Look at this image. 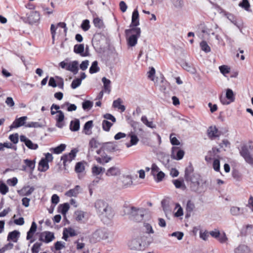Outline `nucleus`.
Instances as JSON below:
<instances>
[{"instance_id": "f257e3e1", "label": "nucleus", "mask_w": 253, "mask_h": 253, "mask_svg": "<svg viewBox=\"0 0 253 253\" xmlns=\"http://www.w3.org/2000/svg\"><path fill=\"white\" fill-rule=\"evenodd\" d=\"M127 44L129 46H134L137 43V39L140 36L141 30L135 27L125 31Z\"/></svg>"}, {"instance_id": "f03ea898", "label": "nucleus", "mask_w": 253, "mask_h": 253, "mask_svg": "<svg viewBox=\"0 0 253 253\" xmlns=\"http://www.w3.org/2000/svg\"><path fill=\"white\" fill-rule=\"evenodd\" d=\"M149 243L147 241V237L145 236H138L130 241L128 246L131 250L141 251L144 250Z\"/></svg>"}, {"instance_id": "7ed1b4c3", "label": "nucleus", "mask_w": 253, "mask_h": 253, "mask_svg": "<svg viewBox=\"0 0 253 253\" xmlns=\"http://www.w3.org/2000/svg\"><path fill=\"white\" fill-rule=\"evenodd\" d=\"M185 178L187 181L190 182V184L193 183V182H197L199 180H202L199 174L193 172V169L191 167L185 169Z\"/></svg>"}, {"instance_id": "20e7f679", "label": "nucleus", "mask_w": 253, "mask_h": 253, "mask_svg": "<svg viewBox=\"0 0 253 253\" xmlns=\"http://www.w3.org/2000/svg\"><path fill=\"white\" fill-rule=\"evenodd\" d=\"M145 212V210L144 209L132 207L129 214L134 220L140 222L143 220Z\"/></svg>"}, {"instance_id": "39448f33", "label": "nucleus", "mask_w": 253, "mask_h": 253, "mask_svg": "<svg viewBox=\"0 0 253 253\" xmlns=\"http://www.w3.org/2000/svg\"><path fill=\"white\" fill-rule=\"evenodd\" d=\"M77 152L78 150L74 149L72 150L69 154L64 155L61 157V160L63 161L64 166H66L68 163H70L75 159Z\"/></svg>"}, {"instance_id": "423d86ee", "label": "nucleus", "mask_w": 253, "mask_h": 253, "mask_svg": "<svg viewBox=\"0 0 253 253\" xmlns=\"http://www.w3.org/2000/svg\"><path fill=\"white\" fill-rule=\"evenodd\" d=\"M55 238L54 234L49 231H44L41 233L39 236V240L46 243H48Z\"/></svg>"}, {"instance_id": "0eeeda50", "label": "nucleus", "mask_w": 253, "mask_h": 253, "mask_svg": "<svg viewBox=\"0 0 253 253\" xmlns=\"http://www.w3.org/2000/svg\"><path fill=\"white\" fill-rule=\"evenodd\" d=\"M40 18V14L36 11H30L27 12V19L30 24L38 22Z\"/></svg>"}, {"instance_id": "6e6552de", "label": "nucleus", "mask_w": 253, "mask_h": 253, "mask_svg": "<svg viewBox=\"0 0 253 253\" xmlns=\"http://www.w3.org/2000/svg\"><path fill=\"white\" fill-rule=\"evenodd\" d=\"M240 154L244 158L247 163L253 166V157L250 154L246 146L242 147L240 151Z\"/></svg>"}, {"instance_id": "1a4fd4ad", "label": "nucleus", "mask_w": 253, "mask_h": 253, "mask_svg": "<svg viewBox=\"0 0 253 253\" xmlns=\"http://www.w3.org/2000/svg\"><path fill=\"white\" fill-rule=\"evenodd\" d=\"M184 155V151L179 149L178 147H173L172 148L171 154L172 158L175 160H180L183 158Z\"/></svg>"}, {"instance_id": "9d476101", "label": "nucleus", "mask_w": 253, "mask_h": 253, "mask_svg": "<svg viewBox=\"0 0 253 253\" xmlns=\"http://www.w3.org/2000/svg\"><path fill=\"white\" fill-rule=\"evenodd\" d=\"M99 214L101 216L102 219L106 221L107 219L110 220L112 219L114 216V213L112 208L109 206Z\"/></svg>"}, {"instance_id": "9b49d317", "label": "nucleus", "mask_w": 253, "mask_h": 253, "mask_svg": "<svg viewBox=\"0 0 253 253\" xmlns=\"http://www.w3.org/2000/svg\"><path fill=\"white\" fill-rule=\"evenodd\" d=\"M108 206L109 205L107 203L100 199L96 200L94 204V207L99 214Z\"/></svg>"}, {"instance_id": "f8f14e48", "label": "nucleus", "mask_w": 253, "mask_h": 253, "mask_svg": "<svg viewBox=\"0 0 253 253\" xmlns=\"http://www.w3.org/2000/svg\"><path fill=\"white\" fill-rule=\"evenodd\" d=\"M57 114L55 116L56 120V126L59 128H62L64 126L63 121L64 120V113L61 111H57Z\"/></svg>"}, {"instance_id": "ddd939ff", "label": "nucleus", "mask_w": 253, "mask_h": 253, "mask_svg": "<svg viewBox=\"0 0 253 253\" xmlns=\"http://www.w3.org/2000/svg\"><path fill=\"white\" fill-rule=\"evenodd\" d=\"M20 139L21 142H24L25 145L30 149L36 150L38 148V145L32 142L24 135H21Z\"/></svg>"}, {"instance_id": "4468645a", "label": "nucleus", "mask_w": 253, "mask_h": 253, "mask_svg": "<svg viewBox=\"0 0 253 253\" xmlns=\"http://www.w3.org/2000/svg\"><path fill=\"white\" fill-rule=\"evenodd\" d=\"M120 182V185L124 188L130 186L133 183L132 178L129 175H124L122 176Z\"/></svg>"}, {"instance_id": "2eb2a0df", "label": "nucleus", "mask_w": 253, "mask_h": 253, "mask_svg": "<svg viewBox=\"0 0 253 253\" xmlns=\"http://www.w3.org/2000/svg\"><path fill=\"white\" fill-rule=\"evenodd\" d=\"M220 134V132L218 131L215 126H211L209 127L208 129V135L210 139H214L219 137Z\"/></svg>"}, {"instance_id": "dca6fc26", "label": "nucleus", "mask_w": 253, "mask_h": 253, "mask_svg": "<svg viewBox=\"0 0 253 253\" xmlns=\"http://www.w3.org/2000/svg\"><path fill=\"white\" fill-rule=\"evenodd\" d=\"M121 170L118 167L114 166L108 169L106 172L107 176H117L121 174Z\"/></svg>"}, {"instance_id": "f3484780", "label": "nucleus", "mask_w": 253, "mask_h": 253, "mask_svg": "<svg viewBox=\"0 0 253 253\" xmlns=\"http://www.w3.org/2000/svg\"><path fill=\"white\" fill-rule=\"evenodd\" d=\"M37 225L35 222H33L29 231L27 232V240H31L30 243H32L34 242V239H32L34 233L36 231Z\"/></svg>"}, {"instance_id": "a211bd4d", "label": "nucleus", "mask_w": 253, "mask_h": 253, "mask_svg": "<svg viewBox=\"0 0 253 253\" xmlns=\"http://www.w3.org/2000/svg\"><path fill=\"white\" fill-rule=\"evenodd\" d=\"M87 213L82 211H77L75 212V217L77 221L84 222L87 218Z\"/></svg>"}, {"instance_id": "6ab92c4d", "label": "nucleus", "mask_w": 253, "mask_h": 253, "mask_svg": "<svg viewBox=\"0 0 253 253\" xmlns=\"http://www.w3.org/2000/svg\"><path fill=\"white\" fill-rule=\"evenodd\" d=\"M78 62L77 61H74L68 63V66L66 67V70L72 72L75 75L78 72Z\"/></svg>"}, {"instance_id": "aec40b11", "label": "nucleus", "mask_w": 253, "mask_h": 253, "mask_svg": "<svg viewBox=\"0 0 253 253\" xmlns=\"http://www.w3.org/2000/svg\"><path fill=\"white\" fill-rule=\"evenodd\" d=\"M34 191V188L29 186H25L18 191L20 195L22 196H29Z\"/></svg>"}, {"instance_id": "412c9836", "label": "nucleus", "mask_w": 253, "mask_h": 253, "mask_svg": "<svg viewBox=\"0 0 253 253\" xmlns=\"http://www.w3.org/2000/svg\"><path fill=\"white\" fill-rule=\"evenodd\" d=\"M235 253H252L250 248L245 245H240L234 250Z\"/></svg>"}, {"instance_id": "4be33fe9", "label": "nucleus", "mask_w": 253, "mask_h": 253, "mask_svg": "<svg viewBox=\"0 0 253 253\" xmlns=\"http://www.w3.org/2000/svg\"><path fill=\"white\" fill-rule=\"evenodd\" d=\"M81 188L79 185H76L74 188L67 191L65 195L68 197H76L81 192Z\"/></svg>"}, {"instance_id": "5701e85b", "label": "nucleus", "mask_w": 253, "mask_h": 253, "mask_svg": "<svg viewBox=\"0 0 253 253\" xmlns=\"http://www.w3.org/2000/svg\"><path fill=\"white\" fill-rule=\"evenodd\" d=\"M202 180H199V181L197 182H193V183L190 184V187L191 190L193 191L196 192H201L202 190Z\"/></svg>"}, {"instance_id": "b1692460", "label": "nucleus", "mask_w": 253, "mask_h": 253, "mask_svg": "<svg viewBox=\"0 0 253 253\" xmlns=\"http://www.w3.org/2000/svg\"><path fill=\"white\" fill-rule=\"evenodd\" d=\"M49 169L48 163L45 159H42L39 163L38 170L42 172H44Z\"/></svg>"}, {"instance_id": "393cba45", "label": "nucleus", "mask_w": 253, "mask_h": 253, "mask_svg": "<svg viewBox=\"0 0 253 253\" xmlns=\"http://www.w3.org/2000/svg\"><path fill=\"white\" fill-rule=\"evenodd\" d=\"M20 232L17 230H14L9 233L7 236V240L11 241L13 242H17L19 237Z\"/></svg>"}, {"instance_id": "a878e982", "label": "nucleus", "mask_w": 253, "mask_h": 253, "mask_svg": "<svg viewBox=\"0 0 253 253\" xmlns=\"http://www.w3.org/2000/svg\"><path fill=\"white\" fill-rule=\"evenodd\" d=\"M102 82L103 83V88L104 92L109 94L111 92V81L110 80L107 79L105 77H103L102 79Z\"/></svg>"}, {"instance_id": "bb28decb", "label": "nucleus", "mask_w": 253, "mask_h": 253, "mask_svg": "<svg viewBox=\"0 0 253 253\" xmlns=\"http://www.w3.org/2000/svg\"><path fill=\"white\" fill-rule=\"evenodd\" d=\"M93 126V121H89L84 125L83 132L86 135H90L92 133L91 129Z\"/></svg>"}, {"instance_id": "cd10ccee", "label": "nucleus", "mask_w": 253, "mask_h": 253, "mask_svg": "<svg viewBox=\"0 0 253 253\" xmlns=\"http://www.w3.org/2000/svg\"><path fill=\"white\" fill-rule=\"evenodd\" d=\"M122 102L123 101L122 99L119 98L113 101V106L114 108H116L120 110L122 112H124L125 111L126 107L124 105H122Z\"/></svg>"}, {"instance_id": "c85d7f7f", "label": "nucleus", "mask_w": 253, "mask_h": 253, "mask_svg": "<svg viewBox=\"0 0 253 253\" xmlns=\"http://www.w3.org/2000/svg\"><path fill=\"white\" fill-rule=\"evenodd\" d=\"M139 13L137 9H135L132 15L131 24L134 26H137L139 24Z\"/></svg>"}, {"instance_id": "c756f323", "label": "nucleus", "mask_w": 253, "mask_h": 253, "mask_svg": "<svg viewBox=\"0 0 253 253\" xmlns=\"http://www.w3.org/2000/svg\"><path fill=\"white\" fill-rule=\"evenodd\" d=\"M129 136L130 137V143H127L126 144V145L127 148H129L133 145H136L139 141V139L136 135L130 134Z\"/></svg>"}, {"instance_id": "7c9ffc66", "label": "nucleus", "mask_w": 253, "mask_h": 253, "mask_svg": "<svg viewBox=\"0 0 253 253\" xmlns=\"http://www.w3.org/2000/svg\"><path fill=\"white\" fill-rule=\"evenodd\" d=\"M27 119V117L26 116L19 118L14 122L13 124V126H11V127H18L24 125L25 122Z\"/></svg>"}, {"instance_id": "2f4dec72", "label": "nucleus", "mask_w": 253, "mask_h": 253, "mask_svg": "<svg viewBox=\"0 0 253 253\" xmlns=\"http://www.w3.org/2000/svg\"><path fill=\"white\" fill-rule=\"evenodd\" d=\"M243 210L236 206H232L230 209V213L233 216H239L242 213Z\"/></svg>"}, {"instance_id": "473e14b6", "label": "nucleus", "mask_w": 253, "mask_h": 253, "mask_svg": "<svg viewBox=\"0 0 253 253\" xmlns=\"http://www.w3.org/2000/svg\"><path fill=\"white\" fill-rule=\"evenodd\" d=\"M105 171V169L101 167L94 166L91 169V171L93 175L96 176L103 173Z\"/></svg>"}, {"instance_id": "72a5a7b5", "label": "nucleus", "mask_w": 253, "mask_h": 253, "mask_svg": "<svg viewBox=\"0 0 253 253\" xmlns=\"http://www.w3.org/2000/svg\"><path fill=\"white\" fill-rule=\"evenodd\" d=\"M70 129L73 131H76L80 128V121L78 119H75L72 121L70 125Z\"/></svg>"}, {"instance_id": "f704fd0d", "label": "nucleus", "mask_w": 253, "mask_h": 253, "mask_svg": "<svg viewBox=\"0 0 253 253\" xmlns=\"http://www.w3.org/2000/svg\"><path fill=\"white\" fill-rule=\"evenodd\" d=\"M84 47L83 44H76L74 46V51L77 54H80L81 55L84 56Z\"/></svg>"}, {"instance_id": "c9c22d12", "label": "nucleus", "mask_w": 253, "mask_h": 253, "mask_svg": "<svg viewBox=\"0 0 253 253\" xmlns=\"http://www.w3.org/2000/svg\"><path fill=\"white\" fill-rule=\"evenodd\" d=\"M141 121L144 124L150 128H155L156 127V125L154 124L152 121H149L145 116H142Z\"/></svg>"}, {"instance_id": "e433bc0d", "label": "nucleus", "mask_w": 253, "mask_h": 253, "mask_svg": "<svg viewBox=\"0 0 253 253\" xmlns=\"http://www.w3.org/2000/svg\"><path fill=\"white\" fill-rule=\"evenodd\" d=\"M162 205L163 208V211L165 213L166 216L168 215V214H169L171 212V208L170 205L167 203L165 201H162Z\"/></svg>"}, {"instance_id": "4c0bfd02", "label": "nucleus", "mask_w": 253, "mask_h": 253, "mask_svg": "<svg viewBox=\"0 0 253 253\" xmlns=\"http://www.w3.org/2000/svg\"><path fill=\"white\" fill-rule=\"evenodd\" d=\"M173 183L176 188H180L182 190H185L186 189V186L183 180H173Z\"/></svg>"}, {"instance_id": "58836bf2", "label": "nucleus", "mask_w": 253, "mask_h": 253, "mask_svg": "<svg viewBox=\"0 0 253 253\" xmlns=\"http://www.w3.org/2000/svg\"><path fill=\"white\" fill-rule=\"evenodd\" d=\"M85 170L84 163L82 162H78L76 164L75 168V170L77 173L83 172Z\"/></svg>"}, {"instance_id": "ea45409f", "label": "nucleus", "mask_w": 253, "mask_h": 253, "mask_svg": "<svg viewBox=\"0 0 253 253\" xmlns=\"http://www.w3.org/2000/svg\"><path fill=\"white\" fill-rule=\"evenodd\" d=\"M219 152V150L218 148H213L211 151L208 152V155L205 157V160L207 162H209L212 159L211 153L217 154Z\"/></svg>"}, {"instance_id": "a19ab883", "label": "nucleus", "mask_w": 253, "mask_h": 253, "mask_svg": "<svg viewBox=\"0 0 253 253\" xmlns=\"http://www.w3.org/2000/svg\"><path fill=\"white\" fill-rule=\"evenodd\" d=\"M66 106H67V110L69 112L75 111L77 109V107L75 104H70L69 102H66L61 106L62 109H64Z\"/></svg>"}, {"instance_id": "79ce46f5", "label": "nucleus", "mask_w": 253, "mask_h": 253, "mask_svg": "<svg viewBox=\"0 0 253 253\" xmlns=\"http://www.w3.org/2000/svg\"><path fill=\"white\" fill-rule=\"evenodd\" d=\"M99 71V68L98 66V62L94 61L89 68V73L90 74L95 73Z\"/></svg>"}, {"instance_id": "37998d69", "label": "nucleus", "mask_w": 253, "mask_h": 253, "mask_svg": "<svg viewBox=\"0 0 253 253\" xmlns=\"http://www.w3.org/2000/svg\"><path fill=\"white\" fill-rule=\"evenodd\" d=\"M24 163L26 164L27 167L29 168L31 171H33L35 168V161H32L29 159H25L24 160Z\"/></svg>"}, {"instance_id": "c03bdc74", "label": "nucleus", "mask_w": 253, "mask_h": 253, "mask_svg": "<svg viewBox=\"0 0 253 253\" xmlns=\"http://www.w3.org/2000/svg\"><path fill=\"white\" fill-rule=\"evenodd\" d=\"M102 148L108 151H112L115 149V145L112 142H107L104 144Z\"/></svg>"}, {"instance_id": "a18cd8bd", "label": "nucleus", "mask_w": 253, "mask_h": 253, "mask_svg": "<svg viewBox=\"0 0 253 253\" xmlns=\"http://www.w3.org/2000/svg\"><path fill=\"white\" fill-rule=\"evenodd\" d=\"M66 145L64 144H61L57 147L52 148L51 150L53 151V152L55 154H60L66 148Z\"/></svg>"}, {"instance_id": "49530a36", "label": "nucleus", "mask_w": 253, "mask_h": 253, "mask_svg": "<svg viewBox=\"0 0 253 253\" xmlns=\"http://www.w3.org/2000/svg\"><path fill=\"white\" fill-rule=\"evenodd\" d=\"M239 6L244 8L246 11L250 10V4L248 0H243L242 2L239 3Z\"/></svg>"}, {"instance_id": "de8ad7c7", "label": "nucleus", "mask_w": 253, "mask_h": 253, "mask_svg": "<svg viewBox=\"0 0 253 253\" xmlns=\"http://www.w3.org/2000/svg\"><path fill=\"white\" fill-rule=\"evenodd\" d=\"M205 40H203L200 43V46L202 50L208 53L211 51V48Z\"/></svg>"}, {"instance_id": "09e8293b", "label": "nucleus", "mask_w": 253, "mask_h": 253, "mask_svg": "<svg viewBox=\"0 0 253 253\" xmlns=\"http://www.w3.org/2000/svg\"><path fill=\"white\" fill-rule=\"evenodd\" d=\"M226 98L230 101V102H232L234 100V95L233 91L229 88L226 90Z\"/></svg>"}, {"instance_id": "8fccbe9b", "label": "nucleus", "mask_w": 253, "mask_h": 253, "mask_svg": "<svg viewBox=\"0 0 253 253\" xmlns=\"http://www.w3.org/2000/svg\"><path fill=\"white\" fill-rule=\"evenodd\" d=\"M217 240L220 243H226L228 241V238L227 237L225 233L223 232L220 233V236H218V238L217 239Z\"/></svg>"}, {"instance_id": "3c124183", "label": "nucleus", "mask_w": 253, "mask_h": 253, "mask_svg": "<svg viewBox=\"0 0 253 253\" xmlns=\"http://www.w3.org/2000/svg\"><path fill=\"white\" fill-rule=\"evenodd\" d=\"M69 205L68 203H65L60 206V210L61 213L63 215H65L69 209Z\"/></svg>"}, {"instance_id": "603ef678", "label": "nucleus", "mask_w": 253, "mask_h": 253, "mask_svg": "<svg viewBox=\"0 0 253 253\" xmlns=\"http://www.w3.org/2000/svg\"><path fill=\"white\" fill-rule=\"evenodd\" d=\"M202 34L200 35V38L203 40L208 39L210 36V30L207 28H204L202 30Z\"/></svg>"}, {"instance_id": "864d4df0", "label": "nucleus", "mask_w": 253, "mask_h": 253, "mask_svg": "<svg viewBox=\"0 0 253 253\" xmlns=\"http://www.w3.org/2000/svg\"><path fill=\"white\" fill-rule=\"evenodd\" d=\"M112 125L113 124L109 122L107 120H104L102 122V127L103 129L105 131H109Z\"/></svg>"}, {"instance_id": "5fc2aeb1", "label": "nucleus", "mask_w": 253, "mask_h": 253, "mask_svg": "<svg viewBox=\"0 0 253 253\" xmlns=\"http://www.w3.org/2000/svg\"><path fill=\"white\" fill-rule=\"evenodd\" d=\"M220 72L224 76L230 72V68L227 65H222L219 67Z\"/></svg>"}, {"instance_id": "6e6d98bb", "label": "nucleus", "mask_w": 253, "mask_h": 253, "mask_svg": "<svg viewBox=\"0 0 253 253\" xmlns=\"http://www.w3.org/2000/svg\"><path fill=\"white\" fill-rule=\"evenodd\" d=\"M54 247L56 251L60 250L65 247V243L61 241H57L55 243Z\"/></svg>"}, {"instance_id": "4d7b16f0", "label": "nucleus", "mask_w": 253, "mask_h": 253, "mask_svg": "<svg viewBox=\"0 0 253 253\" xmlns=\"http://www.w3.org/2000/svg\"><path fill=\"white\" fill-rule=\"evenodd\" d=\"M151 169V174L154 176V177H155L157 173L160 171L159 167L155 164H152Z\"/></svg>"}, {"instance_id": "13d9d810", "label": "nucleus", "mask_w": 253, "mask_h": 253, "mask_svg": "<svg viewBox=\"0 0 253 253\" xmlns=\"http://www.w3.org/2000/svg\"><path fill=\"white\" fill-rule=\"evenodd\" d=\"M82 83L81 79L77 78L74 80L71 84V87L73 89H75L79 86Z\"/></svg>"}, {"instance_id": "bf43d9fd", "label": "nucleus", "mask_w": 253, "mask_h": 253, "mask_svg": "<svg viewBox=\"0 0 253 253\" xmlns=\"http://www.w3.org/2000/svg\"><path fill=\"white\" fill-rule=\"evenodd\" d=\"M175 209H177V211L174 213L175 216L179 217V216L183 215V209L178 204H177L176 205Z\"/></svg>"}, {"instance_id": "052dcab7", "label": "nucleus", "mask_w": 253, "mask_h": 253, "mask_svg": "<svg viewBox=\"0 0 253 253\" xmlns=\"http://www.w3.org/2000/svg\"><path fill=\"white\" fill-rule=\"evenodd\" d=\"M210 232H208L207 231H203L201 230L200 232V237L205 240L206 241L208 240L209 237Z\"/></svg>"}, {"instance_id": "680f3d73", "label": "nucleus", "mask_w": 253, "mask_h": 253, "mask_svg": "<svg viewBox=\"0 0 253 253\" xmlns=\"http://www.w3.org/2000/svg\"><path fill=\"white\" fill-rule=\"evenodd\" d=\"M93 106V102L86 100L83 103V108L84 110L90 109Z\"/></svg>"}, {"instance_id": "e2e57ef3", "label": "nucleus", "mask_w": 253, "mask_h": 253, "mask_svg": "<svg viewBox=\"0 0 253 253\" xmlns=\"http://www.w3.org/2000/svg\"><path fill=\"white\" fill-rule=\"evenodd\" d=\"M171 2L174 6L177 8H181L183 5L182 0H171Z\"/></svg>"}, {"instance_id": "0e129e2a", "label": "nucleus", "mask_w": 253, "mask_h": 253, "mask_svg": "<svg viewBox=\"0 0 253 253\" xmlns=\"http://www.w3.org/2000/svg\"><path fill=\"white\" fill-rule=\"evenodd\" d=\"M81 27L84 31H87L90 28L89 20L87 19L84 20L81 25Z\"/></svg>"}, {"instance_id": "69168bd1", "label": "nucleus", "mask_w": 253, "mask_h": 253, "mask_svg": "<svg viewBox=\"0 0 253 253\" xmlns=\"http://www.w3.org/2000/svg\"><path fill=\"white\" fill-rule=\"evenodd\" d=\"M42 246V243L37 242L34 244L32 248V253H38L40 250V248Z\"/></svg>"}, {"instance_id": "338daca9", "label": "nucleus", "mask_w": 253, "mask_h": 253, "mask_svg": "<svg viewBox=\"0 0 253 253\" xmlns=\"http://www.w3.org/2000/svg\"><path fill=\"white\" fill-rule=\"evenodd\" d=\"M89 147L91 148H96L99 145V143L94 138H92L89 143Z\"/></svg>"}, {"instance_id": "774afa93", "label": "nucleus", "mask_w": 253, "mask_h": 253, "mask_svg": "<svg viewBox=\"0 0 253 253\" xmlns=\"http://www.w3.org/2000/svg\"><path fill=\"white\" fill-rule=\"evenodd\" d=\"M8 191V187L4 183H0V192L3 195H5Z\"/></svg>"}]
</instances>
